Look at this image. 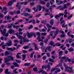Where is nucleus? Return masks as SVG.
I'll return each mask as SVG.
<instances>
[{
	"instance_id": "1",
	"label": "nucleus",
	"mask_w": 74,
	"mask_h": 74,
	"mask_svg": "<svg viewBox=\"0 0 74 74\" xmlns=\"http://www.w3.org/2000/svg\"><path fill=\"white\" fill-rule=\"evenodd\" d=\"M4 27V25H1V27H0V32L3 35V36H6V37H8V34L6 33V29H3H3Z\"/></svg>"
},
{
	"instance_id": "2",
	"label": "nucleus",
	"mask_w": 74,
	"mask_h": 74,
	"mask_svg": "<svg viewBox=\"0 0 74 74\" xmlns=\"http://www.w3.org/2000/svg\"><path fill=\"white\" fill-rule=\"evenodd\" d=\"M64 66L65 68V71H68L71 73H73V68L72 67L68 66L66 64H64Z\"/></svg>"
},
{
	"instance_id": "3",
	"label": "nucleus",
	"mask_w": 74,
	"mask_h": 74,
	"mask_svg": "<svg viewBox=\"0 0 74 74\" xmlns=\"http://www.w3.org/2000/svg\"><path fill=\"white\" fill-rule=\"evenodd\" d=\"M14 58L12 56H9L7 58H5V61L4 63H7V62H9V61H10V60H13Z\"/></svg>"
},
{
	"instance_id": "4",
	"label": "nucleus",
	"mask_w": 74,
	"mask_h": 74,
	"mask_svg": "<svg viewBox=\"0 0 74 74\" xmlns=\"http://www.w3.org/2000/svg\"><path fill=\"white\" fill-rule=\"evenodd\" d=\"M37 9L36 8V7H34L33 8V10L35 12H37L38 11V9L39 10V11H41V8L42 7L40 5H38L37 6Z\"/></svg>"
},
{
	"instance_id": "5",
	"label": "nucleus",
	"mask_w": 74,
	"mask_h": 74,
	"mask_svg": "<svg viewBox=\"0 0 74 74\" xmlns=\"http://www.w3.org/2000/svg\"><path fill=\"white\" fill-rule=\"evenodd\" d=\"M23 34V32H20L18 33H16L15 34L17 35V36L18 37V38L20 40H22V39L23 38L22 37V36L20 35H22V34Z\"/></svg>"
},
{
	"instance_id": "6",
	"label": "nucleus",
	"mask_w": 74,
	"mask_h": 74,
	"mask_svg": "<svg viewBox=\"0 0 74 74\" xmlns=\"http://www.w3.org/2000/svg\"><path fill=\"white\" fill-rule=\"evenodd\" d=\"M47 68H48V69L47 70V71H49L50 70V69H51V67L50 66L43 65L42 67V69H44V68L45 69H47Z\"/></svg>"
},
{
	"instance_id": "7",
	"label": "nucleus",
	"mask_w": 74,
	"mask_h": 74,
	"mask_svg": "<svg viewBox=\"0 0 74 74\" xmlns=\"http://www.w3.org/2000/svg\"><path fill=\"white\" fill-rule=\"evenodd\" d=\"M27 34H28V37L29 38L32 37L33 35L34 36V37H36V36L35 35V34L33 32H31L30 33H29V32H27Z\"/></svg>"
},
{
	"instance_id": "8",
	"label": "nucleus",
	"mask_w": 74,
	"mask_h": 74,
	"mask_svg": "<svg viewBox=\"0 0 74 74\" xmlns=\"http://www.w3.org/2000/svg\"><path fill=\"white\" fill-rule=\"evenodd\" d=\"M24 2H18L17 3V5H16V7L18 9V10H20L21 8V4H24Z\"/></svg>"
},
{
	"instance_id": "9",
	"label": "nucleus",
	"mask_w": 74,
	"mask_h": 74,
	"mask_svg": "<svg viewBox=\"0 0 74 74\" xmlns=\"http://www.w3.org/2000/svg\"><path fill=\"white\" fill-rule=\"evenodd\" d=\"M23 42H22L21 40L20 41V43L21 44H24V42H27V40L26 39V38H23Z\"/></svg>"
},
{
	"instance_id": "10",
	"label": "nucleus",
	"mask_w": 74,
	"mask_h": 74,
	"mask_svg": "<svg viewBox=\"0 0 74 74\" xmlns=\"http://www.w3.org/2000/svg\"><path fill=\"white\" fill-rule=\"evenodd\" d=\"M62 23H63V24L62 25V27H67V24L64 25L65 23H64V20L61 22V24H62Z\"/></svg>"
},
{
	"instance_id": "11",
	"label": "nucleus",
	"mask_w": 74,
	"mask_h": 74,
	"mask_svg": "<svg viewBox=\"0 0 74 74\" xmlns=\"http://www.w3.org/2000/svg\"><path fill=\"white\" fill-rule=\"evenodd\" d=\"M47 27H48V30L47 31V32H49V31L51 30V28H52V26L50 25H49L48 24H47L46 25Z\"/></svg>"
},
{
	"instance_id": "12",
	"label": "nucleus",
	"mask_w": 74,
	"mask_h": 74,
	"mask_svg": "<svg viewBox=\"0 0 74 74\" xmlns=\"http://www.w3.org/2000/svg\"><path fill=\"white\" fill-rule=\"evenodd\" d=\"M21 15H23V16H29L30 15V14L27 13H23L21 14Z\"/></svg>"
},
{
	"instance_id": "13",
	"label": "nucleus",
	"mask_w": 74,
	"mask_h": 74,
	"mask_svg": "<svg viewBox=\"0 0 74 74\" xmlns=\"http://www.w3.org/2000/svg\"><path fill=\"white\" fill-rule=\"evenodd\" d=\"M68 8V6H67L66 4H64V7L61 8L60 10H63L64 9H66V8Z\"/></svg>"
},
{
	"instance_id": "14",
	"label": "nucleus",
	"mask_w": 74,
	"mask_h": 74,
	"mask_svg": "<svg viewBox=\"0 0 74 74\" xmlns=\"http://www.w3.org/2000/svg\"><path fill=\"white\" fill-rule=\"evenodd\" d=\"M7 18V19L8 20H10V19H11V18H12V17L11 16H10V15H8L7 16H6L5 17V19H6Z\"/></svg>"
},
{
	"instance_id": "15",
	"label": "nucleus",
	"mask_w": 74,
	"mask_h": 74,
	"mask_svg": "<svg viewBox=\"0 0 74 74\" xmlns=\"http://www.w3.org/2000/svg\"><path fill=\"white\" fill-rule=\"evenodd\" d=\"M8 32L10 34H12V33H14L15 32V31H14V30H12V29H10L9 30Z\"/></svg>"
},
{
	"instance_id": "16",
	"label": "nucleus",
	"mask_w": 74,
	"mask_h": 74,
	"mask_svg": "<svg viewBox=\"0 0 74 74\" xmlns=\"http://www.w3.org/2000/svg\"><path fill=\"white\" fill-rule=\"evenodd\" d=\"M56 8V5H52L51 6L50 8H49V10H50V12H51L52 11V9H53V8Z\"/></svg>"
},
{
	"instance_id": "17",
	"label": "nucleus",
	"mask_w": 74,
	"mask_h": 74,
	"mask_svg": "<svg viewBox=\"0 0 74 74\" xmlns=\"http://www.w3.org/2000/svg\"><path fill=\"white\" fill-rule=\"evenodd\" d=\"M63 15L64 14L62 13H60L59 14L56 16H55V18H56V19H58V18H59V17L61 16V15H62V16H63Z\"/></svg>"
},
{
	"instance_id": "18",
	"label": "nucleus",
	"mask_w": 74,
	"mask_h": 74,
	"mask_svg": "<svg viewBox=\"0 0 74 74\" xmlns=\"http://www.w3.org/2000/svg\"><path fill=\"white\" fill-rule=\"evenodd\" d=\"M16 0H12V1L11 2H9L8 4V5L10 6L13 3H14Z\"/></svg>"
},
{
	"instance_id": "19",
	"label": "nucleus",
	"mask_w": 74,
	"mask_h": 74,
	"mask_svg": "<svg viewBox=\"0 0 74 74\" xmlns=\"http://www.w3.org/2000/svg\"><path fill=\"white\" fill-rule=\"evenodd\" d=\"M70 32H69L67 33V35L69 36V37H71L72 38H73L74 37V36L73 35H71V34H70Z\"/></svg>"
},
{
	"instance_id": "20",
	"label": "nucleus",
	"mask_w": 74,
	"mask_h": 74,
	"mask_svg": "<svg viewBox=\"0 0 74 74\" xmlns=\"http://www.w3.org/2000/svg\"><path fill=\"white\" fill-rule=\"evenodd\" d=\"M51 47H49L45 50V52H47V49L49 50V51L51 52Z\"/></svg>"
},
{
	"instance_id": "21",
	"label": "nucleus",
	"mask_w": 74,
	"mask_h": 74,
	"mask_svg": "<svg viewBox=\"0 0 74 74\" xmlns=\"http://www.w3.org/2000/svg\"><path fill=\"white\" fill-rule=\"evenodd\" d=\"M43 69H41V68L39 69V70L38 71L37 73H43Z\"/></svg>"
},
{
	"instance_id": "22",
	"label": "nucleus",
	"mask_w": 74,
	"mask_h": 74,
	"mask_svg": "<svg viewBox=\"0 0 74 74\" xmlns=\"http://www.w3.org/2000/svg\"><path fill=\"white\" fill-rule=\"evenodd\" d=\"M56 0V3H57V4H58V5H60V4H62V3H63V1H61L60 2H59V0Z\"/></svg>"
},
{
	"instance_id": "23",
	"label": "nucleus",
	"mask_w": 74,
	"mask_h": 74,
	"mask_svg": "<svg viewBox=\"0 0 74 74\" xmlns=\"http://www.w3.org/2000/svg\"><path fill=\"white\" fill-rule=\"evenodd\" d=\"M45 11V12H47L46 14H45V15H48L50 14V12H48V11H49V10H48V9H46Z\"/></svg>"
},
{
	"instance_id": "24",
	"label": "nucleus",
	"mask_w": 74,
	"mask_h": 74,
	"mask_svg": "<svg viewBox=\"0 0 74 74\" xmlns=\"http://www.w3.org/2000/svg\"><path fill=\"white\" fill-rule=\"evenodd\" d=\"M30 12V10L28 8H26L25 9L24 11V12Z\"/></svg>"
},
{
	"instance_id": "25",
	"label": "nucleus",
	"mask_w": 74,
	"mask_h": 74,
	"mask_svg": "<svg viewBox=\"0 0 74 74\" xmlns=\"http://www.w3.org/2000/svg\"><path fill=\"white\" fill-rule=\"evenodd\" d=\"M6 49H7V50H8V51H13V50L11 48H9L8 47H7L6 48Z\"/></svg>"
},
{
	"instance_id": "26",
	"label": "nucleus",
	"mask_w": 74,
	"mask_h": 74,
	"mask_svg": "<svg viewBox=\"0 0 74 74\" xmlns=\"http://www.w3.org/2000/svg\"><path fill=\"white\" fill-rule=\"evenodd\" d=\"M9 44L6 43V44H7V45L8 46V47H10V46H11V40H9Z\"/></svg>"
},
{
	"instance_id": "27",
	"label": "nucleus",
	"mask_w": 74,
	"mask_h": 74,
	"mask_svg": "<svg viewBox=\"0 0 74 74\" xmlns=\"http://www.w3.org/2000/svg\"><path fill=\"white\" fill-rule=\"evenodd\" d=\"M64 47V45H62L60 47V48H62V50H65L66 49V47H65L64 48H63Z\"/></svg>"
},
{
	"instance_id": "28",
	"label": "nucleus",
	"mask_w": 74,
	"mask_h": 74,
	"mask_svg": "<svg viewBox=\"0 0 74 74\" xmlns=\"http://www.w3.org/2000/svg\"><path fill=\"white\" fill-rule=\"evenodd\" d=\"M56 70H57V71H56L55 72V73H58V72H60V71H61V70H60V69H59L58 68H56Z\"/></svg>"
},
{
	"instance_id": "29",
	"label": "nucleus",
	"mask_w": 74,
	"mask_h": 74,
	"mask_svg": "<svg viewBox=\"0 0 74 74\" xmlns=\"http://www.w3.org/2000/svg\"><path fill=\"white\" fill-rule=\"evenodd\" d=\"M68 50L69 51V52H73L74 51V49L72 47H71Z\"/></svg>"
},
{
	"instance_id": "30",
	"label": "nucleus",
	"mask_w": 74,
	"mask_h": 74,
	"mask_svg": "<svg viewBox=\"0 0 74 74\" xmlns=\"http://www.w3.org/2000/svg\"><path fill=\"white\" fill-rule=\"evenodd\" d=\"M21 53H17L16 55L17 58L19 59V58H20L19 55H21Z\"/></svg>"
},
{
	"instance_id": "31",
	"label": "nucleus",
	"mask_w": 74,
	"mask_h": 74,
	"mask_svg": "<svg viewBox=\"0 0 74 74\" xmlns=\"http://www.w3.org/2000/svg\"><path fill=\"white\" fill-rule=\"evenodd\" d=\"M54 2H55V0H50V3L51 5H52L53 4H54Z\"/></svg>"
},
{
	"instance_id": "32",
	"label": "nucleus",
	"mask_w": 74,
	"mask_h": 74,
	"mask_svg": "<svg viewBox=\"0 0 74 74\" xmlns=\"http://www.w3.org/2000/svg\"><path fill=\"white\" fill-rule=\"evenodd\" d=\"M50 23L51 25H53V19L51 20Z\"/></svg>"
},
{
	"instance_id": "33",
	"label": "nucleus",
	"mask_w": 74,
	"mask_h": 74,
	"mask_svg": "<svg viewBox=\"0 0 74 74\" xmlns=\"http://www.w3.org/2000/svg\"><path fill=\"white\" fill-rule=\"evenodd\" d=\"M34 45L35 47V50H38V48H37V45H36V44L34 43Z\"/></svg>"
},
{
	"instance_id": "34",
	"label": "nucleus",
	"mask_w": 74,
	"mask_h": 74,
	"mask_svg": "<svg viewBox=\"0 0 74 74\" xmlns=\"http://www.w3.org/2000/svg\"><path fill=\"white\" fill-rule=\"evenodd\" d=\"M26 56V55L23 54L22 57H23V60H24L25 59V58Z\"/></svg>"
},
{
	"instance_id": "35",
	"label": "nucleus",
	"mask_w": 74,
	"mask_h": 74,
	"mask_svg": "<svg viewBox=\"0 0 74 74\" xmlns=\"http://www.w3.org/2000/svg\"><path fill=\"white\" fill-rule=\"evenodd\" d=\"M59 59H65L67 58H66V56H64V57H61V56H60L59 57Z\"/></svg>"
},
{
	"instance_id": "36",
	"label": "nucleus",
	"mask_w": 74,
	"mask_h": 74,
	"mask_svg": "<svg viewBox=\"0 0 74 74\" xmlns=\"http://www.w3.org/2000/svg\"><path fill=\"white\" fill-rule=\"evenodd\" d=\"M13 64L15 66V67H19V65H18V64H17V63H16V62H14L13 63Z\"/></svg>"
},
{
	"instance_id": "37",
	"label": "nucleus",
	"mask_w": 74,
	"mask_h": 74,
	"mask_svg": "<svg viewBox=\"0 0 74 74\" xmlns=\"http://www.w3.org/2000/svg\"><path fill=\"white\" fill-rule=\"evenodd\" d=\"M19 26H20L19 25H18V26L14 25L13 27V28H15V29H18Z\"/></svg>"
},
{
	"instance_id": "38",
	"label": "nucleus",
	"mask_w": 74,
	"mask_h": 74,
	"mask_svg": "<svg viewBox=\"0 0 74 74\" xmlns=\"http://www.w3.org/2000/svg\"><path fill=\"white\" fill-rule=\"evenodd\" d=\"M62 66V64L60 63L58 65H57L56 66V67H61Z\"/></svg>"
},
{
	"instance_id": "39",
	"label": "nucleus",
	"mask_w": 74,
	"mask_h": 74,
	"mask_svg": "<svg viewBox=\"0 0 74 74\" xmlns=\"http://www.w3.org/2000/svg\"><path fill=\"white\" fill-rule=\"evenodd\" d=\"M5 55H10V52L6 51L5 52Z\"/></svg>"
},
{
	"instance_id": "40",
	"label": "nucleus",
	"mask_w": 74,
	"mask_h": 74,
	"mask_svg": "<svg viewBox=\"0 0 74 74\" xmlns=\"http://www.w3.org/2000/svg\"><path fill=\"white\" fill-rule=\"evenodd\" d=\"M56 45H57L58 47H60V45H61L59 43H58L56 44L55 45H53V47H55Z\"/></svg>"
},
{
	"instance_id": "41",
	"label": "nucleus",
	"mask_w": 74,
	"mask_h": 74,
	"mask_svg": "<svg viewBox=\"0 0 74 74\" xmlns=\"http://www.w3.org/2000/svg\"><path fill=\"white\" fill-rule=\"evenodd\" d=\"M40 4H43V5H45V2L44 1H40Z\"/></svg>"
},
{
	"instance_id": "42",
	"label": "nucleus",
	"mask_w": 74,
	"mask_h": 74,
	"mask_svg": "<svg viewBox=\"0 0 74 74\" xmlns=\"http://www.w3.org/2000/svg\"><path fill=\"white\" fill-rule=\"evenodd\" d=\"M56 69V68L53 69L52 68L51 70V73H53L54 71H55Z\"/></svg>"
},
{
	"instance_id": "43",
	"label": "nucleus",
	"mask_w": 74,
	"mask_h": 74,
	"mask_svg": "<svg viewBox=\"0 0 74 74\" xmlns=\"http://www.w3.org/2000/svg\"><path fill=\"white\" fill-rule=\"evenodd\" d=\"M47 33L46 32L45 33H42L41 34L42 36H46Z\"/></svg>"
},
{
	"instance_id": "44",
	"label": "nucleus",
	"mask_w": 74,
	"mask_h": 74,
	"mask_svg": "<svg viewBox=\"0 0 74 74\" xmlns=\"http://www.w3.org/2000/svg\"><path fill=\"white\" fill-rule=\"evenodd\" d=\"M9 26L8 27V28H11L12 27V24H10L8 25Z\"/></svg>"
},
{
	"instance_id": "45",
	"label": "nucleus",
	"mask_w": 74,
	"mask_h": 74,
	"mask_svg": "<svg viewBox=\"0 0 74 74\" xmlns=\"http://www.w3.org/2000/svg\"><path fill=\"white\" fill-rule=\"evenodd\" d=\"M30 63H26L24 64L25 66H30Z\"/></svg>"
},
{
	"instance_id": "46",
	"label": "nucleus",
	"mask_w": 74,
	"mask_h": 74,
	"mask_svg": "<svg viewBox=\"0 0 74 74\" xmlns=\"http://www.w3.org/2000/svg\"><path fill=\"white\" fill-rule=\"evenodd\" d=\"M34 52H32V53L31 54V56H30V57L32 58H33V55H34Z\"/></svg>"
},
{
	"instance_id": "47",
	"label": "nucleus",
	"mask_w": 74,
	"mask_h": 74,
	"mask_svg": "<svg viewBox=\"0 0 74 74\" xmlns=\"http://www.w3.org/2000/svg\"><path fill=\"white\" fill-rule=\"evenodd\" d=\"M23 48L24 49H28L29 48V46H24Z\"/></svg>"
},
{
	"instance_id": "48",
	"label": "nucleus",
	"mask_w": 74,
	"mask_h": 74,
	"mask_svg": "<svg viewBox=\"0 0 74 74\" xmlns=\"http://www.w3.org/2000/svg\"><path fill=\"white\" fill-rule=\"evenodd\" d=\"M72 16H73V14H71L70 16H69L68 17V19H70L72 17Z\"/></svg>"
},
{
	"instance_id": "49",
	"label": "nucleus",
	"mask_w": 74,
	"mask_h": 74,
	"mask_svg": "<svg viewBox=\"0 0 74 74\" xmlns=\"http://www.w3.org/2000/svg\"><path fill=\"white\" fill-rule=\"evenodd\" d=\"M63 53V51H60L59 52V56H61L62 55V54Z\"/></svg>"
},
{
	"instance_id": "50",
	"label": "nucleus",
	"mask_w": 74,
	"mask_h": 74,
	"mask_svg": "<svg viewBox=\"0 0 74 74\" xmlns=\"http://www.w3.org/2000/svg\"><path fill=\"white\" fill-rule=\"evenodd\" d=\"M15 61L16 62H17V63H21V61L19 60H16Z\"/></svg>"
},
{
	"instance_id": "51",
	"label": "nucleus",
	"mask_w": 74,
	"mask_h": 74,
	"mask_svg": "<svg viewBox=\"0 0 74 74\" xmlns=\"http://www.w3.org/2000/svg\"><path fill=\"white\" fill-rule=\"evenodd\" d=\"M50 5V3H49V2H48L47 3V4L46 5V6L47 7H49V6Z\"/></svg>"
},
{
	"instance_id": "52",
	"label": "nucleus",
	"mask_w": 74,
	"mask_h": 74,
	"mask_svg": "<svg viewBox=\"0 0 74 74\" xmlns=\"http://www.w3.org/2000/svg\"><path fill=\"white\" fill-rule=\"evenodd\" d=\"M6 46H7V45H2V48H3V49H4L5 48V47H6Z\"/></svg>"
},
{
	"instance_id": "53",
	"label": "nucleus",
	"mask_w": 74,
	"mask_h": 74,
	"mask_svg": "<svg viewBox=\"0 0 74 74\" xmlns=\"http://www.w3.org/2000/svg\"><path fill=\"white\" fill-rule=\"evenodd\" d=\"M33 27V26L32 25H31L29 27L28 29H32Z\"/></svg>"
},
{
	"instance_id": "54",
	"label": "nucleus",
	"mask_w": 74,
	"mask_h": 74,
	"mask_svg": "<svg viewBox=\"0 0 74 74\" xmlns=\"http://www.w3.org/2000/svg\"><path fill=\"white\" fill-rule=\"evenodd\" d=\"M49 61L50 62H54V61H53V60H52V59H51V58H49Z\"/></svg>"
},
{
	"instance_id": "55",
	"label": "nucleus",
	"mask_w": 74,
	"mask_h": 74,
	"mask_svg": "<svg viewBox=\"0 0 74 74\" xmlns=\"http://www.w3.org/2000/svg\"><path fill=\"white\" fill-rule=\"evenodd\" d=\"M60 36L61 37H66V35L65 34H62Z\"/></svg>"
},
{
	"instance_id": "56",
	"label": "nucleus",
	"mask_w": 74,
	"mask_h": 74,
	"mask_svg": "<svg viewBox=\"0 0 74 74\" xmlns=\"http://www.w3.org/2000/svg\"><path fill=\"white\" fill-rule=\"evenodd\" d=\"M58 29L57 30V32H54V34L55 36H56L57 34H58Z\"/></svg>"
},
{
	"instance_id": "57",
	"label": "nucleus",
	"mask_w": 74,
	"mask_h": 74,
	"mask_svg": "<svg viewBox=\"0 0 74 74\" xmlns=\"http://www.w3.org/2000/svg\"><path fill=\"white\" fill-rule=\"evenodd\" d=\"M15 13V12H14V13L13 12H10V14L11 15H13Z\"/></svg>"
},
{
	"instance_id": "58",
	"label": "nucleus",
	"mask_w": 74,
	"mask_h": 74,
	"mask_svg": "<svg viewBox=\"0 0 74 74\" xmlns=\"http://www.w3.org/2000/svg\"><path fill=\"white\" fill-rule=\"evenodd\" d=\"M17 69H16L15 70L13 71L14 73H18V71H16Z\"/></svg>"
},
{
	"instance_id": "59",
	"label": "nucleus",
	"mask_w": 74,
	"mask_h": 74,
	"mask_svg": "<svg viewBox=\"0 0 74 74\" xmlns=\"http://www.w3.org/2000/svg\"><path fill=\"white\" fill-rule=\"evenodd\" d=\"M30 5H32V6H33V5H34V3L33 2H32V3H30Z\"/></svg>"
},
{
	"instance_id": "60",
	"label": "nucleus",
	"mask_w": 74,
	"mask_h": 74,
	"mask_svg": "<svg viewBox=\"0 0 74 74\" xmlns=\"http://www.w3.org/2000/svg\"><path fill=\"white\" fill-rule=\"evenodd\" d=\"M54 44V43L53 42H52V41H51L50 42L49 44L50 45H53V44Z\"/></svg>"
},
{
	"instance_id": "61",
	"label": "nucleus",
	"mask_w": 74,
	"mask_h": 74,
	"mask_svg": "<svg viewBox=\"0 0 74 74\" xmlns=\"http://www.w3.org/2000/svg\"><path fill=\"white\" fill-rule=\"evenodd\" d=\"M30 15L28 16H29V18H32L33 17V15H31L30 14Z\"/></svg>"
},
{
	"instance_id": "62",
	"label": "nucleus",
	"mask_w": 74,
	"mask_h": 74,
	"mask_svg": "<svg viewBox=\"0 0 74 74\" xmlns=\"http://www.w3.org/2000/svg\"><path fill=\"white\" fill-rule=\"evenodd\" d=\"M34 71H36L37 70V68H34L33 69Z\"/></svg>"
},
{
	"instance_id": "63",
	"label": "nucleus",
	"mask_w": 74,
	"mask_h": 74,
	"mask_svg": "<svg viewBox=\"0 0 74 74\" xmlns=\"http://www.w3.org/2000/svg\"><path fill=\"white\" fill-rule=\"evenodd\" d=\"M64 11V14H65L66 15H67V10H65Z\"/></svg>"
},
{
	"instance_id": "64",
	"label": "nucleus",
	"mask_w": 74,
	"mask_h": 74,
	"mask_svg": "<svg viewBox=\"0 0 74 74\" xmlns=\"http://www.w3.org/2000/svg\"><path fill=\"white\" fill-rule=\"evenodd\" d=\"M69 43H70L71 42H72V41H73V40H72V39H69Z\"/></svg>"
}]
</instances>
